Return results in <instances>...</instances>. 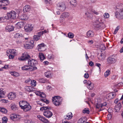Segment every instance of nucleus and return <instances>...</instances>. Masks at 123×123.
Instances as JSON below:
<instances>
[{
  "label": "nucleus",
  "mask_w": 123,
  "mask_h": 123,
  "mask_svg": "<svg viewBox=\"0 0 123 123\" xmlns=\"http://www.w3.org/2000/svg\"><path fill=\"white\" fill-rule=\"evenodd\" d=\"M89 109L88 108H86L83 111V112L84 113H86L88 114L89 113Z\"/></svg>",
  "instance_id": "de8ad7c7"
},
{
  "label": "nucleus",
  "mask_w": 123,
  "mask_h": 123,
  "mask_svg": "<svg viewBox=\"0 0 123 123\" xmlns=\"http://www.w3.org/2000/svg\"><path fill=\"white\" fill-rule=\"evenodd\" d=\"M40 39V38L37 35H36L33 36V39L35 41H37Z\"/></svg>",
  "instance_id": "37998d69"
},
{
  "label": "nucleus",
  "mask_w": 123,
  "mask_h": 123,
  "mask_svg": "<svg viewBox=\"0 0 123 123\" xmlns=\"http://www.w3.org/2000/svg\"><path fill=\"white\" fill-rule=\"evenodd\" d=\"M5 28L7 31H10L13 30V27H12L11 25H9L8 26H6Z\"/></svg>",
  "instance_id": "7c9ffc66"
},
{
  "label": "nucleus",
  "mask_w": 123,
  "mask_h": 123,
  "mask_svg": "<svg viewBox=\"0 0 123 123\" xmlns=\"http://www.w3.org/2000/svg\"><path fill=\"white\" fill-rule=\"evenodd\" d=\"M89 65L90 66H92L94 65V63L92 61H91L89 62Z\"/></svg>",
  "instance_id": "338daca9"
},
{
  "label": "nucleus",
  "mask_w": 123,
  "mask_h": 123,
  "mask_svg": "<svg viewBox=\"0 0 123 123\" xmlns=\"http://www.w3.org/2000/svg\"><path fill=\"white\" fill-rule=\"evenodd\" d=\"M8 56L9 58L10 59H12L16 55H9Z\"/></svg>",
  "instance_id": "4d7b16f0"
},
{
  "label": "nucleus",
  "mask_w": 123,
  "mask_h": 123,
  "mask_svg": "<svg viewBox=\"0 0 123 123\" xmlns=\"http://www.w3.org/2000/svg\"><path fill=\"white\" fill-rule=\"evenodd\" d=\"M25 89L28 92H32L34 91V88L31 86H26L25 87Z\"/></svg>",
  "instance_id": "bb28decb"
},
{
  "label": "nucleus",
  "mask_w": 123,
  "mask_h": 123,
  "mask_svg": "<svg viewBox=\"0 0 123 123\" xmlns=\"http://www.w3.org/2000/svg\"><path fill=\"white\" fill-rule=\"evenodd\" d=\"M104 16L105 18H107L109 17V15L107 13H106L104 14Z\"/></svg>",
  "instance_id": "13d9d810"
},
{
  "label": "nucleus",
  "mask_w": 123,
  "mask_h": 123,
  "mask_svg": "<svg viewBox=\"0 0 123 123\" xmlns=\"http://www.w3.org/2000/svg\"><path fill=\"white\" fill-rule=\"evenodd\" d=\"M123 6V4H118L116 5V9H121Z\"/></svg>",
  "instance_id": "4c0bfd02"
},
{
  "label": "nucleus",
  "mask_w": 123,
  "mask_h": 123,
  "mask_svg": "<svg viewBox=\"0 0 123 123\" xmlns=\"http://www.w3.org/2000/svg\"><path fill=\"white\" fill-rule=\"evenodd\" d=\"M85 121L83 120L82 118H80L78 121V123H85Z\"/></svg>",
  "instance_id": "8fccbe9b"
},
{
  "label": "nucleus",
  "mask_w": 123,
  "mask_h": 123,
  "mask_svg": "<svg viewBox=\"0 0 123 123\" xmlns=\"http://www.w3.org/2000/svg\"><path fill=\"white\" fill-rule=\"evenodd\" d=\"M31 9V7L30 5H26L24 7L23 10L24 12H28Z\"/></svg>",
  "instance_id": "aec40b11"
},
{
  "label": "nucleus",
  "mask_w": 123,
  "mask_h": 123,
  "mask_svg": "<svg viewBox=\"0 0 123 123\" xmlns=\"http://www.w3.org/2000/svg\"><path fill=\"white\" fill-rule=\"evenodd\" d=\"M24 24H25L24 22H18L16 26L18 28H20L23 26Z\"/></svg>",
  "instance_id": "412c9836"
},
{
  "label": "nucleus",
  "mask_w": 123,
  "mask_h": 123,
  "mask_svg": "<svg viewBox=\"0 0 123 123\" xmlns=\"http://www.w3.org/2000/svg\"><path fill=\"white\" fill-rule=\"evenodd\" d=\"M6 53L8 55H16L17 53V51L15 49H11L7 50Z\"/></svg>",
  "instance_id": "4468645a"
},
{
  "label": "nucleus",
  "mask_w": 123,
  "mask_h": 123,
  "mask_svg": "<svg viewBox=\"0 0 123 123\" xmlns=\"http://www.w3.org/2000/svg\"><path fill=\"white\" fill-rule=\"evenodd\" d=\"M105 56L103 54H101L100 55V57L99 58L100 60H103L105 58Z\"/></svg>",
  "instance_id": "49530a36"
},
{
  "label": "nucleus",
  "mask_w": 123,
  "mask_h": 123,
  "mask_svg": "<svg viewBox=\"0 0 123 123\" xmlns=\"http://www.w3.org/2000/svg\"><path fill=\"white\" fill-rule=\"evenodd\" d=\"M44 115L48 118L51 117L53 115L52 113L49 110H45L43 112Z\"/></svg>",
  "instance_id": "9d476101"
},
{
  "label": "nucleus",
  "mask_w": 123,
  "mask_h": 123,
  "mask_svg": "<svg viewBox=\"0 0 123 123\" xmlns=\"http://www.w3.org/2000/svg\"><path fill=\"white\" fill-rule=\"evenodd\" d=\"M72 113L71 112H69L67 115L65 116L64 117L65 119L69 120L72 118Z\"/></svg>",
  "instance_id": "5701e85b"
},
{
  "label": "nucleus",
  "mask_w": 123,
  "mask_h": 123,
  "mask_svg": "<svg viewBox=\"0 0 123 123\" xmlns=\"http://www.w3.org/2000/svg\"><path fill=\"white\" fill-rule=\"evenodd\" d=\"M96 106L97 109H99L98 110V111H100L102 110L100 108L102 107V104H98L97 103L96 105Z\"/></svg>",
  "instance_id": "c85d7f7f"
},
{
  "label": "nucleus",
  "mask_w": 123,
  "mask_h": 123,
  "mask_svg": "<svg viewBox=\"0 0 123 123\" xmlns=\"http://www.w3.org/2000/svg\"><path fill=\"white\" fill-rule=\"evenodd\" d=\"M116 95L115 92H113L110 93L107 95V97L109 99H111L114 98Z\"/></svg>",
  "instance_id": "2eb2a0df"
},
{
  "label": "nucleus",
  "mask_w": 123,
  "mask_h": 123,
  "mask_svg": "<svg viewBox=\"0 0 123 123\" xmlns=\"http://www.w3.org/2000/svg\"><path fill=\"white\" fill-rule=\"evenodd\" d=\"M39 81L41 83H45L46 82V80L43 78H41L39 79Z\"/></svg>",
  "instance_id": "3c124183"
},
{
  "label": "nucleus",
  "mask_w": 123,
  "mask_h": 123,
  "mask_svg": "<svg viewBox=\"0 0 123 123\" xmlns=\"http://www.w3.org/2000/svg\"><path fill=\"white\" fill-rule=\"evenodd\" d=\"M35 94L37 95L40 96L41 92L39 91H36L35 92Z\"/></svg>",
  "instance_id": "680f3d73"
},
{
  "label": "nucleus",
  "mask_w": 123,
  "mask_h": 123,
  "mask_svg": "<svg viewBox=\"0 0 123 123\" xmlns=\"http://www.w3.org/2000/svg\"><path fill=\"white\" fill-rule=\"evenodd\" d=\"M22 36V35L20 33H17L15 34L14 36V37L15 38H19Z\"/></svg>",
  "instance_id": "f704fd0d"
},
{
  "label": "nucleus",
  "mask_w": 123,
  "mask_h": 123,
  "mask_svg": "<svg viewBox=\"0 0 123 123\" xmlns=\"http://www.w3.org/2000/svg\"><path fill=\"white\" fill-rule=\"evenodd\" d=\"M68 37L70 38H73L74 36V34L71 32L68 33Z\"/></svg>",
  "instance_id": "79ce46f5"
},
{
  "label": "nucleus",
  "mask_w": 123,
  "mask_h": 123,
  "mask_svg": "<svg viewBox=\"0 0 123 123\" xmlns=\"http://www.w3.org/2000/svg\"><path fill=\"white\" fill-rule=\"evenodd\" d=\"M116 62L115 59L111 56L109 57L107 60V63L108 64H111L114 63Z\"/></svg>",
  "instance_id": "9b49d317"
},
{
  "label": "nucleus",
  "mask_w": 123,
  "mask_h": 123,
  "mask_svg": "<svg viewBox=\"0 0 123 123\" xmlns=\"http://www.w3.org/2000/svg\"><path fill=\"white\" fill-rule=\"evenodd\" d=\"M31 108V106L28 103L22 109L24 111H26L30 110Z\"/></svg>",
  "instance_id": "dca6fc26"
},
{
  "label": "nucleus",
  "mask_w": 123,
  "mask_h": 123,
  "mask_svg": "<svg viewBox=\"0 0 123 123\" xmlns=\"http://www.w3.org/2000/svg\"><path fill=\"white\" fill-rule=\"evenodd\" d=\"M9 4L8 0H1L0 1V9L6 10L7 7L6 6Z\"/></svg>",
  "instance_id": "39448f33"
},
{
  "label": "nucleus",
  "mask_w": 123,
  "mask_h": 123,
  "mask_svg": "<svg viewBox=\"0 0 123 123\" xmlns=\"http://www.w3.org/2000/svg\"><path fill=\"white\" fill-rule=\"evenodd\" d=\"M69 14L67 12H64L61 15V18H68V17Z\"/></svg>",
  "instance_id": "393cba45"
},
{
  "label": "nucleus",
  "mask_w": 123,
  "mask_h": 123,
  "mask_svg": "<svg viewBox=\"0 0 123 123\" xmlns=\"http://www.w3.org/2000/svg\"><path fill=\"white\" fill-rule=\"evenodd\" d=\"M37 117H38L39 118V119L40 120L42 121L44 123H47L49 122V121L45 117H43L40 115H38L37 116Z\"/></svg>",
  "instance_id": "4be33fe9"
},
{
  "label": "nucleus",
  "mask_w": 123,
  "mask_h": 123,
  "mask_svg": "<svg viewBox=\"0 0 123 123\" xmlns=\"http://www.w3.org/2000/svg\"><path fill=\"white\" fill-rule=\"evenodd\" d=\"M30 56L26 53H23L22 56L18 58V59L20 61H25L28 60V64L31 66L36 65L37 64V61L34 59H31Z\"/></svg>",
  "instance_id": "f257e3e1"
},
{
  "label": "nucleus",
  "mask_w": 123,
  "mask_h": 123,
  "mask_svg": "<svg viewBox=\"0 0 123 123\" xmlns=\"http://www.w3.org/2000/svg\"><path fill=\"white\" fill-rule=\"evenodd\" d=\"M93 43V41L92 40H90L87 41V43L90 45L92 44Z\"/></svg>",
  "instance_id": "0e129e2a"
},
{
  "label": "nucleus",
  "mask_w": 123,
  "mask_h": 123,
  "mask_svg": "<svg viewBox=\"0 0 123 123\" xmlns=\"http://www.w3.org/2000/svg\"><path fill=\"white\" fill-rule=\"evenodd\" d=\"M116 12L115 13L116 17L119 20L123 18V9H116Z\"/></svg>",
  "instance_id": "20e7f679"
},
{
  "label": "nucleus",
  "mask_w": 123,
  "mask_h": 123,
  "mask_svg": "<svg viewBox=\"0 0 123 123\" xmlns=\"http://www.w3.org/2000/svg\"><path fill=\"white\" fill-rule=\"evenodd\" d=\"M26 82H30L31 85L32 86H35L36 85V82L35 80H29V81L27 80L26 81Z\"/></svg>",
  "instance_id": "a878e982"
},
{
  "label": "nucleus",
  "mask_w": 123,
  "mask_h": 123,
  "mask_svg": "<svg viewBox=\"0 0 123 123\" xmlns=\"http://www.w3.org/2000/svg\"><path fill=\"white\" fill-rule=\"evenodd\" d=\"M52 102L56 106H58L61 104L62 99L59 96H55L52 98Z\"/></svg>",
  "instance_id": "7ed1b4c3"
},
{
  "label": "nucleus",
  "mask_w": 123,
  "mask_h": 123,
  "mask_svg": "<svg viewBox=\"0 0 123 123\" xmlns=\"http://www.w3.org/2000/svg\"><path fill=\"white\" fill-rule=\"evenodd\" d=\"M8 120L7 118L6 117H3L2 118V121L3 123H6Z\"/></svg>",
  "instance_id": "a18cd8bd"
},
{
  "label": "nucleus",
  "mask_w": 123,
  "mask_h": 123,
  "mask_svg": "<svg viewBox=\"0 0 123 123\" xmlns=\"http://www.w3.org/2000/svg\"><path fill=\"white\" fill-rule=\"evenodd\" d=\"M94 35L93 32L90 30L88 31L86 33V35L88 37H93Z\"/></svg>",
  "instance_id": "6ab92c4d"
},
{
  "label": "nucleus",
  "mask_w": 123,
  "mask_h": 123,
  "mask_svg": "<svg viewBox=\"0 0 123 123\" xmlns=\"http://www.w3.org/2000/svg\"><path fill=\"white\" fill-rule=\"evenodd\" d=\"M27 103L26 101L22 100L19 102V105L20 107L22 109Z\"/></svg>",
  "instance_id": "a211bd4d"
},
{
  "label": "nucleus",
  "mask_w": 123,
  "mask_h": 123,
  "mask_svg": "<svg viewBox=\"0 0 123 123\" xmlns=\"http://www.w3.org/2000/svg\"><path fill=\"white\" fill-rule=\"evenodd\" d=\"M94 25L96 29L98 30L104 29L106 27L105 24L102 22V19L100 18L96 20Z\"/></svg>",
  "instance_id": "f03ea898"
},
{
  "label": "nucleus",
  "mask_w": 123,
  "mask_h": 123,
  "mask_svg": "<svg viewBox=\"0 0 123 123\" xmlns=\"http://www.w3.org/2000/svg\"><path fill=\"white\" fill-rule=\"evenodd\" d=\"M87 88L89 90H92L94 87V85L93 83H92L90 85H87Z\"/></svg>",
  "instance_id": "72a5a7b5"
},
{
  "label": "nucleus",
  "mask_w": 123,
  "mask_h": 123,
  "mask_svg": "<svg viewBox=\"0 0 123 123\" xmlns=\"http://www.w3.org/2000/svg\"><path fill=\"white\" fill-rule=\"evenodd\" d=\"M42 32L41 31L37 33V35L40 38L41 36H42L43 34Z\"/></svg>",
  "instance_id": "bf43d9fd"
},
{
  "label": "nucleus",
  "mask_w": 123,
  "mask_h": 123,
  "mask_svg": "<svg viewBox=\"0 0 123 123\" xmlns=\"http://www.w3.org/2000/svg\"><path fill=\"white\" fill-rule=\"evenodd\" d=\"M11 108L12 110H13L15 109V108L16 105L14 104H12L11 105Z\"/></svg>",
  "instance_id": "6e6d98bb"
},
{
  "label": "nucleus",
  "mask_w": 123,
  "mask_h": 123,
  "mask_svg": "<svg viewBox=\"0 0 123 123\" xmlns=\"http://www.w3.org/2000/svg\"><path fill=\"white\" fill-rule=\"evenodd\" d=\"M56 8L58 10L63 12L65 9L66 6L64 3L61 2L57 4Z\"/></svg>",
  "instance_id": "423d86ee"
},
{
  "label": "nucleus",
  "mask_w": 123,
  "mask_h": 123,
  "mask_svg": "<svg viewBox=\"0 0 123 123\" xmlns=\"http://www.w3.org/2000/svg\"><path fill=\"white\" fill-rule=\"evenodd\" d=\"M8 96L10 100H13L16 97V93L12 92L9 93Z\"/></svg>",
  "instance_id": "ddd939ff"
},
{
  "label": "nucleus",
  "mask_w": 123,
  "mask_h": 123,
  "mask_svg": "<svg viewBox=\"0 0 123 123\" xmlns=\"http://www.w3.org/2000/svg\"><path fill=\"white\" fill-rule=\"evenodd\" d=\"M34 42L33 40H31L28 43L24 44V47L26 49H32L34 46Z\"/></svg>",
  "instance_id": "0eeeda50"
},
{
  "label": "nucleus",
  "mask_w": 123,
  "mask_h": 123,
  "mask_svg": "<svg viewBox=\"0 0 123 123\" xmlns=\"http://www.w3.org/2000/svg\"><path fill=\"white\" fill-rule=\"evenodd\" d=\"M10 118L11 119L14 121L15 120H18L19 118V115L15 114H12L10 115Z\"/></svg>",
  "instance_id": "f3484780"
},
{
  "label": "nucleus",
  "mask_w": 123,
  "mask_h": 123,
  "mask_svg": "<svg viewBox=\"0 0 123 123\" xmlns=\"http://www.w3.org/2000/svg\"><path fill=\"white\" fill-rule=\"evenodd\" d=\"M40 96L41 98H44L46 97V95L44 93L41 92Z\"/></svg>",
  "instance_id": "5fc2aeb1"
},
{
  "label": "nucleus",
  "mask_w": 123,
  "mask_h": 123,
  "mask_svg": "<svg viewBox=\"0 0 123 123\" xmlns=\"http://www.w3.org/2000/svg\"><path fill=\"white\" fill-rule=\"evenodd\" d=\"M45 76L48 78H50L51 76L50 72L48 71L45 73Z\"/></svg>",
  "instance_id": "473e14b6"
},
{
  "label": "nucleus",
  "mask_w": 123,
  "mask_h": 123,
  "mask_svg": "<svg viewBox=\"0 0 123 123\" xmlns=\"http://www.w3.org/2000/svg\"><path fill=\"white\" fill-rule=\"evenodd\" d=\"M38 49L39 51H44L45 50L44 44L43 43H42L38 45Z\"/></svg>",
  "instance_id": "f8f14e48"
},
{
  "label": "nucleus",
  "mask_w": 123,
  "mask_h": 123,
  "mask_svg": "<svg viewBox=\"0 0 123 123\" xmlns=\"http://www.w3.org/2000/svg\"><path fill=\"white\" fill-rule=\"evenodd\" d=\"M33 28V26L32 24H27L24 27L25 30L27 32H30L32 30Z\"/></svg>",
  "instance_id": "1a4fd4ad"
},
{
  "label": "nucleus",
  "mask_w": 123,
  "mask_h": 123,
  "mask_svg": "<svg viewBox=\"0 0 123 123\" xmlns=\"http://www.w3.org/2000/svg\"><path fill=\"white\" fill-rule=\"evenodd\" d=\"M111 74L110 71L109 70H107L104 73V76L105 77H107L109 75Z\"/></svg>",
  "instance_id": "c9c22d12"
},
{
  "label": "nucleus",
  "mask_w": 123,
  "mask_h": 123,
  "mask_svg": "<svg viewBox=\"0 0 123 123\" xmlns=\"http://www.w3.org/2000/svg\"><path fill=\"white\" fill-rule=\"evenodd\" d=\"M28 71H33V69L32 68V66H31L30 67L28 66Z\"/></svg>",
  "instance_id": "e2e57ef3"
},
{
  "label": "nucleus",
  "mask_w": 123,
  "mask_h": 123,
  "mask_svg": "<svg viewBox=\"0 0 123 123\" xmlns=\"http://www.w3.org/2000/svg\"><path fill=\"white\" fill-rule=\"evenodd\" d=\"M10 74L11 75L13 76H14L18 77L19 75V74L18 73L15 72H10Z\"/></svg>",
  "instance_id": "e433bc0d"
},
{
  "label": "nucleus",
  "mask_w": 123,
  "mask_h": 123,
  "mask_svg": "<svg viewBox=\"0 0 123 123\" xmlns=\"http://www.w3.org/2000/svg\"><path fill=\"white\" fill-rule=\"evenodd\" d=\"M62 123H69V122L66 121L65 120H63L62 121Z\"/></svg>",
  "instance_id": "774afa93"
},
{
  "label": "nucleus",
  "mask_w": 123,
  "mask_h": 123,
  "mask_svg": "<svg viewBox=\"0 0 123 123\" xmlns=\"http://www.w3.org/2000/svg\"><path fill=\"white\" fill-rule=\"evenodd\" d=\"M39 57L41 61H43L45 58L43 54L42 53H40L39 54Z\"/></svg>",
  "instance_id": "c756f323"
},
{
  "label": "nucleus",
  "mask_w": 123,
  "mask_h": 123,
  "mask_svg": "<svg viewBox=\"0 0 123 123\" xmlns=\"http://www.w3.org/2000/svg\"><path fill=\"white\" fill-rule=\"evenodd\" d=\"M121 104L120 103H119L116 106V109L117 108V109H116L117 110H119L120 108H121Z\"/></svg>",
  "instance_id": "c03bdc74"
},
{
  "label": "nucleus",
  "mask_w": 123,
  "mask_h": 123,
  "mask_svg": "<svg viewBox=\"0 0 123 123\" xmlns=\"http://www.w3.org/2000/svg\"><path fill=\"white\" fill-rule=\"evenodd\" d=\"M48 57L50 59H53L54 57V56L52 54H50L48 55Z\"/></svg>",
  "instance_id": "603ef678"
},
{
  "label": "nucleus",
  "mask_w": 123,
  "mask_h": 123,
  "mask_svg": "<svg viewBox=\"0 0 123 123\" xmlns=\"http://www.w3.org/2000/svg\"><path fill=\"white\" fill-rule=\"evenodd\" d=\"M41 100L44 103V104L45 103L47 104L49 103V101L46 99H41Z\"/></svg>",
  "instance_id": "864d4df0"
},
{
  "label": "nucleus",
  "mask_w": 123,
  "mask_h": 123,
  "mask_svg": "<svg viewBox=\"0 0 123 123\" xmlns=\"http://www.w3.org/2000/svg\"><path fill=\"white\" fill-rule=\"evenodd\" d=\"M29 17L26 14H24L22 15L20 18L22 20H26Z\"/></svg>",
  "instance_id": "b1692460"
},
{
  "label": "nucleus",
  "mask_w": 123,
  "mask_h": 123,
  "mask_svg": "<svg viewBox=\"0 0 123 123\" xmlns=\"http://www.w3.org/2000/svg\"><path fill=\"white\" fill-rule=\"evenodd\" d=\"M29 66H24L22 67V69L23 70H28Z\"/></svg>",
  "instance_id": "09e8293b"
},
{
  "label": "nucleus",
  "mask_w": 123,
  "mask_h": 123,
  "mask_svg": "<svg viewBox=\"0 0 123 123\" xmlns=\"http://www.w3.org/2000/svg\"><path fill=\"white\" fill-rule=\"evenodd\" d=\"M0 111L4 113H6L7 112V110L4 108H0Z\"/></svg>",
  "instance_id": "a19ab883"
},
{
  "label": "nucleus",
  "mask_w": 123,
  "mask_h": 123,
  "mask_svg": "<svg viewBox=\"0 0 123 123\" xmlns=\"http://www.w3.org/2000/svg\"><path fill=\"white\" fill-rule=\"evenodd\" d=\"M16 14L17 13L15 12L12 11L8 12L7 15L8 19H15L16 18Z\"/></svg>",
  "instance_id": "6e6552de"
},
{
  "label": "nucleus",
  "mask_w": 123,
  "mask_h": 123,
  "mask_svg": "<svg viewBox=\"0 0 123 123\" xmlns=\"http://www.w3.org/2000/svg\"><path fill=\"white\" fill-rule=\"evenodd\" d=\"M26 123H34L33 121L31 119H29L27 120L25 122Z\"/></svg>",
  "instance_id": "052dcab7"
},
{
  "label": "nucleus",
  "mask_w": 123,
  "mask_h": 123,
  "mask_svg": "<svg viewBox=\"0 0 123 123\" xmlns=\"http://www.w3.org/2000/svg\"><path fill=\"white\" fill-rule=\"evenodd\" d=\"M37 103L41 106H43L45 105L44 103L41 100L40 101H37Z\"/></svg>",
  "instance_id": "ea45409f"
},
{
  "label": "nucleus",
  "mask_w": 123,
  "mask_h": 123,
  "mask_svg": "<svg viewBox=\"0 0 123 123\" xmlns=\"http://www.w3.org/2000/svg\"><path fill=\"white\" fill-rule=\"evenodd\" d=\"M71 5L75 6L77 4V2L76 0H69Z\"/></svg>",
  "instance_id": "2f4dec72"
},
{
  "label": "nucleus",
  "mask_w": 123,
  "mask_h": 123,
  "mask_svg": "<svg viewBox=\"0 0 123 123\" xmlns=\"http://www.w3.org/2000/svg\"><path fill=\"white\" fill-rule=\"evenodd\" d=\"M51 108L48 106H43L40 108V110L43 111V110H47L50 109Z\"/></svg>",
  "instance_id": "58836bf2"
},
{
  "label": "nucleus",
  "mask_w": 123,
  "mask_h": 123,
  "mask_svg": "<svg viewBox=\"0 0 123 123\" xmlns=\"http://www.w3.org/2000/svg\"><path fill=\"white\" fill-rule=\"evenodd\" d=\"M5 92L3 91L2 89H0V98L4 97L5 95Z\"/></svg>",
  "instance_id": "cd10ccee"
},
{
  "label": "nucleus",
  "mask_w": 123,
  "mask_h": 123,
  "mask_svg": "<svg viewBox=\"0 0 123 123\" xmlns=\"http://www.w3.org/2000/svg\"><path fill=\"white\" fill-rule=\"evenodd\" d=\"M84 77L86 78H88L89 77V75L88 73H85L84 75Z\"/></svg>",
  "instance_id": "69168bd1"
}]
</instances>
